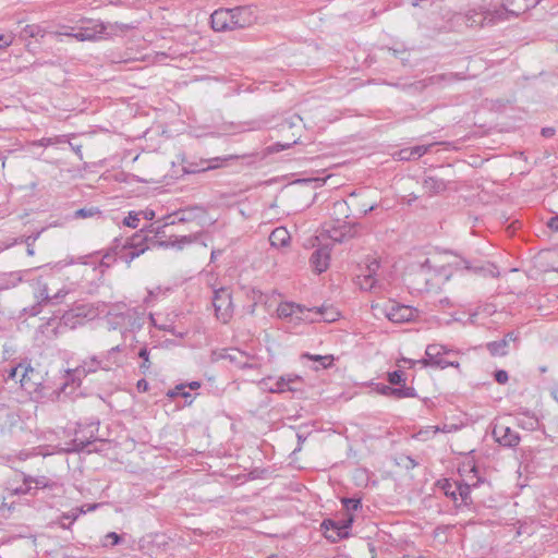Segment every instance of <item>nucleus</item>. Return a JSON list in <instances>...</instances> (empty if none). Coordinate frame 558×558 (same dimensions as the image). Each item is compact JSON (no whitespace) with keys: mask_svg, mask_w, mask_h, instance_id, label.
I'll return each mask as SVG.
<instances>
[{"mask_svg":"<svg viewBox=\"0 0 558 558\" xmlns=\"http://www.w3.org/2000/svg\"><path fill=\"white\" fill-rule=\"evenodd\" d=\"M148 248V238L143 230L124 240L116 239L112 253L104 255L101 265L109 267L111 262L116 259H120L130 265L133 259L145 253Z\"/></svg>","mask_w":558,"mask_h":558,"instance_id":"f257e3e1","label":"nucleus"},{"mask_svg":"<svg viewBox=\"0 0 558 558\" xmlns=\"http://www.w3.org/2000/svg\"><path fill=\"white\" fill-rule=\"evenodd\" d=\"M211 27L216 32L245 28L255 21L253 10L248 7L218 9L210 16Z\"/></svg>","mask_w":558,"mask_h":558,"instance_id":"f03ea898","label":"nucleus"},{"mask_svg":"<svg viewBox=\"0 0 558 558\" xmlns=\"http://www.w3.org/2000/svg\"><path fill=\"white\" fill-rule=\"evenodd\" d=\"M107 323L110 330H120L122 336L126 331H133L141 327V317L134 308L125 305H116L107 314Z\"/></svg>","mask_w":558,"mask_h":558,"instance_id":"7ed1b4c3","label":"nucleus"},{"mask_svg":"<svg viewBox=\"0 0 558 558\" xmlns=\"http://www.w3.org/2000/svg\"><path fill=\"white\" fill-rule=\"evenodd\" d=\"M432 272L435 276H444L445 280H448L451 276L447 272L445 265L438 266L433 259L426 258L413 274L409 275L410 281L416 290H428L433 286L430 283L434 279Z\"/></svg>","mask_w":558,"mask_h":558,"instance_id":"20e7f679","label":"nucleus"},{"mask_svg":"<svg viewBox=\"0 0 558 558\" xmlns=\"http://www.w3.org/2000/svg\"><path fill=\"white\" fill-rule=\"evenodd\" d=\"M453 351L447 349L442 344L433 343L427 345L425 350V357L417 361L424 366H432L444 369L448 366L459 367V362L448 360L446 356L451 354Z\"/></svg>","mask_w":558,"mask_h":558,"instance_id":"39448f33","label":"nucleus"},{"mask_svg":"<svg viewBox=\"0 0 558 558\" xmlns=\"http://www.w3.org/2000/svg\"><path fill=\"white\" fill-rule=\"evenodd\" d=\"M33 289L34 298L37 301V303L29 308V314L33 316L40 313V307L43 304H58L69 293L66 289L62 288L59 289L54 294H50L48 284L40 278L33 283Z\"/></svg>","mask_w":558,"mask_h":558,"instance_id":"423d86ee","label":"nucleus"},{"mask_svg":"<svg viewBox=\"0 0 558 558\" xmlns=\"http://www.w3.org/2000/svg\"><path fill=\"white\" fill-rule=\"evenodd\" d=\"M312 313L319 314L320 310H310L295 303L284 302L280 303L277 308V314L280 318L288 319L290 323H314L315 318L311 317Z\"/></svg>","mask_w":558,"mask_h":558,"instance_id":"0eeeda50","label":"nucleus"},{"mask_svg":"<svg viewBox=\"0 0 558 558\" xmlns=\"http://www.w3.org/2000/svg\"><path fill=\"white\" fill-rule=\"evenodd\" d=\"M270 381H272V378L268 377L263 379L260 381V385L263 386L264 389H267L271 393H282L286 391H302L303 380L298 375H283L276 379L271 385H268Z\"/></svg>","mask_w":558,"mask_h":558,"instance_id":"6e6552de","label":"nucleus"},{"mask_svg":"<svg viewBox=\"0 0 558 558\" xmlns=\"http://www.w3.org/2000/svg\"><path fill=\"white\" fill-rule=\"evenodd\" d=\"M213 306L218 320L226 324L233 315V305L231 293L227 288H220L214 291Z\"/></svg>","mask_w":558,"mask_h":558,"instance_id":"1a4fd4ad","label":"nucleus"},{"mask_svg":"<svg viewBox=\"0 0 558 558\" xmlns=\"http://www.w3.org/2000/svg\"><path fill=\"white\" fill-rule=\"evenodd\" d=\"M385 315L392 323H407L413 320L417 316V310L390 301L385 306Z\"/></svg>","mask_w":558,"mask_h":558,"instance_id":"9d476101","label":"nucleus"},{"mask_svg":"<svg viewBox=\"0 0 558 558\" xmlns=\"http://www.w3.org/2000/svg\"><path fill=\"white\" fill-rule=\"evenodd\" d=\"M448 266L454 267L456 269H465L469 271H473L474 274L484 277L495 278L499 276L497 267L492 263L477 264L471 263L470 260L463 258H456L454 262L449 263Z\"/></svg>","mask_w":558,"mask_h":558,"instance_id":"9b49d317","label":"nucleus"},{"mask_svg":"<svg viewBox=\"0 0 558 558\" xmlns=\"http://www.w3.org/2000/svg\"><path fill=\"white\" fill-rule=\"evenodd\" d=\"M108 27H111V25L98 21H88L86 25L80 27L78 31L73 34V38L78 41L97 40L107 34Z\"/></svg>","mask_w":558,"mask_h":558,"instance_id":"f8f14e48","label":"nucleus"},{"mask_svg":"<svg viewBox=\"0 0 558 558\" xmlns=\"http://www.w3.org/2000/svg\"><path fill=\"white\" fill-rule=\"evenodd\" d=\"M223 357L229 360L230 363L239 369L256 368L259 365L257 357L248 355L238 349L229 350Z\"/></svg>","mask_w":558,"mask_h":558,"instance_id":"ddd939ff","label":"nucleus"},{"mask_svg":"<svg viewBox=\"0 0 558 558\" xmlns=\"http://www.w3.org/2000/svg\"><path fill=\"white\" fill-rule=\"evenodd\" d=\"M512 17L509 8L504 0L501 7L494 10H486L482 13L481 26L495 25L501 22L509 21Z\"/></svg>","mask_w":558,"mask_h":558,"instance_id":"4468645a","label":"nucleus"},{"mask_svg":"<svg viewBox=\"0 0 558 558\" xmlns=\"http://www.w3.org/2000/svg\"><path fill=\"white\" fill-rule=\"evenodd\" d=\"M20 376L21 386L24 389H31L37 385L35 381V371L31 366L17 365L10 369L9 378L16 379Z\"/></svg>","mask_w":558,"mask_h":558,"instance_id":"2eb2a0df","label":"nucleus"},{"mask_svg":"<svg viewBox=\"0 0 558 558\" xmlns=\"http://www.w3.org/2000/svg\"><path fill=\"white\" fill-rule=\"evenodd\" d=\"M493 434L496 440L505 447H514L520 441V437L517 432L501 424L494 427Z\"/></svg>","mask_w":558,"mask_h":558,"instance_id":"dca6fc26","label":"nucleus"},{"mask_svg":"<svg viewBox=\"0 0 558 558\" xmlns=\"http://www.w3.org/2000/svg\"><path fill=\"white\" fill-rule=\"evenodd\" d=\"M122 347L116 345L101 357V369L111 371L123 365Z\"/></svg>","mask_w":558,"mask_h":558,"instance_id":"f3484780","label":"nucleus"},{"mask_svg":"<svg viewBox=\"0 0 558 558\" xmlns=\"http://www.w3.org/2000/svg\"><path fill=\"white\" fill-rule=\"evenodd\" d=\"M330 252L327 246H322L313 252L311 264L318 274L325 271L329 266Z\"/></svg>","mask_w":558,"mask_h":558,"instance_id":"a211bd4d","label":"nucleus"},{"mask_svg":"<svg viewBox=\"0 0 558 558\" xmlns=\"http://www.w3.org/2000/svg\"><path fill=\"white\" fill-rule=\"evenodd\" d=\"M157 347L148 348L146 344L142 345L137 352V356L142 360L138 365L141 374L147 375L150 373L154 357L153 352L157 351Z\"/></svg>","mask_w":558,"mask_h":558,"instance_id":"6ab92c4d","label":"nucleus"},{"mask_svg":"<svg viewBox=\"0 0 558 558\" xmlns=\"http://www.w3.org/2000/svg\"><path fill=\"white\" fill-rule=\"evenodd\" d=\"M512 17H518L521 13L531 8H535L542 0H505Z\"/></svg>","mask_w":558,"mask_h":558,"instance_id":"aec40b11","label":"nucleus"},{"mask_svg":"<svg viewBox=\"0 0 558 558\" xmlns=\"http://www.w3.org/2000/svg\"><path fill=\"white\" fill-rule=\"evenodd\" d=\"M290 233L284 227L276 228L269 235L270 245L274 247H284L290 242Z\"/></svg>","mask_w":558,"mask_h":558,"instance_id":"412c9836","label":"nucleus"},{"mask_svg":"<svg viewBox=\"0 0 558 558\" xmlns=\"http://www.w3.org/2000/svg\"><path fill=\"white\" fill-rule=\"evenodd\" d=\"M23 280L22 271L0 274V291L15 288Z\"/></svg>","mask_w":558,"mask_h":558,"instance_id":"4be33fe9","label":"nucleus"},{"mask_svg":"<svg viewBox=\"0 0 558 558\" xmlns=\"http://www.w3.org/2000/svg\"><path fill=\"white\" fill-rule=\"evenodd\" d=\"M423 189L429 195H435L444 192L447 189V184L444 180L436 177H426L423 181Z\"/></svg>","mask_w":558,"mask_h":558,"instance_id":"5701e85b","label":"nucleus"},{"mask_svg":"<svg viewBox=\"0 0 558 558\" xmlns=\"http://www.w3.org/2000/svg\"><path fill=\"white\" fill-rule=\"evenodd\" d=\"M327 233L335 242H343L345 239L353 236L352 229L344 223L328 229Z\"/></svg>","mask_w":558,"mask_h":558,"instance_id":"b1692460","label":"nucleus"},{"mask_svg":"<svg viewBox=\"0 0 558 558\" xmlns=\"http://www.w3.org/2000/svg\"><path fill=\"white\" fill-rule=\"evenodd\" d=\"M101 369V359L98 356H93L87 361H84L77 368L76 372L80 374L87 375L89 373H94L97 369Z\"/></svg>","mask_w":558,"mask_h":558,"instance_id":"393cba45","label":"nucleus"},{"mask_svg":"<svg viewBox=\"0 0 558 558\" xmlns=\"http://www.w3.org/2000/svg\"><path fill=\"white\" fill-rule=\"evenodd\" d=\"M196 240V235H181L174 236L173 240L169 242H159L160 246L163 247H177L179 250L183 248L184 245L191 244Z\"/></svg>","mask_w":558,"mask_h":558,"instance_id":"a878e982","label":"nucleus"},{"mask_svg":"<svg viewBox=\"0 0 558 558\" xmlns=\"http://www.w3.org/2000/svg\"><path fill=\"white\" fill-rule=\"evenodd\" d=\"M312 310H320L322 311V313H319V314H316V313L311 314V317H314L315 322L319 320V319H323L324 322H335L339 316V313L332 307L322 306V307H313Z\"/></svg>","mask_w":558,"mask_h":558,"instance_id":"bb28decb","label":"nucleus"},{"mask_svg":"<svg viewBox=\"0 0 558 558\" xmlns=\"http://www.w3.org/2000/svg\"><path fill=\"white\" fill-rule=\"evenodd\" d=\"M486 348L493 356H505L509 352L507 341L502 339L488 342Z\"/></svg>","mask_w":558,"mask_h":558,"instance_id":"cd10ccee","label":"nucleus"},{"mask_svg":"<svg viewBox=\"0 0 558 558\" xmlns=\"http://www.w3.org/2000/svg\"><path fill=\"white\" fill-rule=\"evenodd\" d=\"M353 522V517L348 514L345 519H341L338 521H329V523L338 530V536L345 537L348 536V530L350 529Z\"/></svg>","mask_w":558,"mask_h":558,"instance_id":"c85d7f7f","label":"nucleus"},{"mask_svg":"<svg viewBox=\"0 0 558 558\" xmlns=\"http://www.w3.org/2000/svg\"><path fill=\"white\" fill-rule=\"evenodd\" d=\"M416 397V391L413 387H407L405 384L400 385L397 388L391 390V398L393 399H404V398H414Z\"/></svg>","mask_w":558,"mask_h":558,"instance_id":"c756f323","label":"nucleus"},{"mask_svg":"<svg viewBox=\"0 0 558 558\" xmlns=\"http://www.w3.org/2000/svg\"><path fill=\"white\" fill-rule=\"evenodd\" d=\"M46 31L37 24H28L22 29V36L29 38H43Z\"/></svg>","mask_w":558,"mask_h":558,"instance_id":"7c9ffc66","label":"nucleus"},{"mask_svg":"<svg viewBox=\"0 0 558 558\" xmlns=\"http://www.w3.org/2000/svg\"><path fill=\"white\" fill-rule=\"evenodd\" d=\"M304 359L312 360L314 362H318L322 368H328L332 365L333 356L332 355H314L310 353L303 354Z\"/></svg>","mask_w":558,"mask_h":558,"instance_id":"2f4dec72","label":"nucleus"},{"mask_svg":"<svg viewBox=\"0 0 558 558\" xmlns=\"http://www.w3.org/2000/svg\"><path fill=\"white\" fill-rule=\"evenodd\" d=\"M359 284L363 290H373L376 284V279L373 275L359 276Z\"/></svg>","mask_w":558,"mask_h":558,"instance_id":"473e14b6","label":"nucleus"},{"mask_svg":"<svg viewBox=\"0 0 558 558\" xmlns=\"http://www.w3.org/2000/svg\"><path fill=\"white\" fill-rule=\"evenodd\" d=\"M388 381L390 385L400 386L405 384L404 373L402 371H393L388 373Z\"/></svg>","mask_w":558,"mask_h":558,"instance_id":"72a5a7b5","label":"nucleus"},{"mask_svg":"<svg viewBox=\"0 0 558 558\" xmlns=\"http://www.w3.org/2000/svg\"><path fill=\"white\" fill-rule=\"evenodd\" d=\"M96 215H100V210L96 207H89V208H81V209H77L75 213H74V217L75 218H90V217H94Z\"/></svg>","mask_w":558,"mask_h":558,"instance_id":"f704fd0d","label":"nucleus"},{"mask_svg":"<svg viewBox=\"0 0 558 558\" xmlns=\"http://www.w3.org/2000/svg\"><path fill=\"white\" fill-rule=\"evenodd\" d=\"M464 19L468 26H481L482 14H478L476 11H469Z\"/></svg>","mask_w":558,"mask_h":558,"instance_id":"c9c22d12","label":"nucleus"},{"mask_svg":"<svg viewBox=\"0 0 558 558\" xmlns=\"http://www.w3.org/2000/svg\"><path fill=\"white\" fill-rule=\"evenodd\" d=\"M140 221V213L138 211H130L128 217L124 218L123 222L125 226L131 228H137Z\"/></svg>","mask_w":558,"mask_h":558,"instance_id":"e433bc0d","label":"nucleus"},{"mask_svg":"<svg viewBox=\"0 0 558 558\" xmlns=\"http://www.w3.org/2000/svg\"><path fill=\"white\" fill-rule=\"evenodd\" d=\"M62 142H64V141L61 137H44L39 141L33 142L31 145L47 147V146L56 145V144L62 143Z\"/></svg>","mask_w":558,"mask_h":558,"instance_id":"4c0bfd02","label":"nucleus"},{"mask_svg":"<svg viewBox=\"0 0 558 558\" xmlns=\"http://www.w3.org/2000/svg\"><path fill=\"white\" fill-rule=\"evenodd\" d=\"M80 315L81 313L76 314L74 310H71L62 316V322L65 326L74 327L76 323L75 319L78 318Z\"/></svg>","mask_w":558,"mask_h":558,"instance_id":"58836bf2","label":"nucleus"},{"mask_svg":"<svg viewBox=\"0 0 558 558\" xmlns=\"http://www.w3.org/2000/svg\"><path fill=\"white\" fill-rule=\"evenodd\" d=\"M342 504L348 512L357 510L361 507V499L357 498H343Z\"/></svg>","mask_w":558,"mask_h":558,"instance_id":"ea45409f","label":"nucleus"},{"mask_svg":"<svg viewBox=\"0 0 558 558\" xmlns=\"http://www.w3.org/2000/svg\"><path fill=\"white\" fill-rule=\"evenodd\" d=\"M433 145L434 144H430V145H417V146H414V147H410L413 159H417V158L422 157L423 155H425Z\"/></svg>","mask_w":558,"mask_h":558,"instance_id":"a19ab883","label":"nucleus"},{"mask_svg":"<svg viewBox=\"0 0 558 558\" xmlns=\"http://www.w3.org/2000/svg\"><path fill=\"white\" fill-rule=\"evenodd\" d=\"M457 493L461 497V500L466 504L469 496H470V485L469 484L458 485Z\"/></svg>","mask_w":558,"mask_h":558,"instance_id":"79ce46f5","label":"nucleus"},{"mask_svg":"<svg viewBox=\"0 0 558 558\" xmlns=\"http://www.w3.org/2000/svg\"><path fill=\"white\" fill-rule=\"evenodd\" d=\"M349 206L345 201H338L333 204L335 214H342L348 217Z\"/></svg>","mask_w":558,"mask_h":558,"instance_id":"37998d69","label":"nucleus"},{"mask_svg":"<svg viewBox=\"0 0 558 558\" xmlns=\"http://www.w3.org/2000/svg\"><path fill=\"white\" fill-rule=\"evenodd\" d=\"M83 512H84V511L81 509V510H78V511H72V512H69V513H64V514L62 515V518H61V520H62V522H61V526H62L63 529H66L68 526L65 525V523L63 522V520H70V523H72V522H74V521L78 518V515H80L81 513H83Z\"/></svg>","mask_w":558,"mask_h":558,"instance_id":"c03bdc74","label":"nucleus"},{"mask_svg":"<svg viewBox=\"0 0 558 558\" xmlns=\"http://www.w3.org/2000/svg\"><path fill=\"white\" fill-rule=\"evenodd\" d=\"M203 166L199 169H191L190 172H199V171H207L209 169H215L218 167L217 159H210L203 161Z\"/></svg>","mask_w":558,"mask_h":558,"instance_id":"a18cd8bd","label":"nucleus"},{"mask_svg":"<svg viewBox=\"0 0 558 558\" xmlns=\"http://www.w3.org/2000/svg\"><path fill=\"white\" fill-rule=\"evenodd\" d=\"M186 386L185 385H178L172 391H170V397H177L182 396L184 398L191 397V393L185 391Z\"/></svg>","mask_w":558,"mask_h":558,"instance_id":"49530a36","label":"nucleus"},{"mask_svg":"<svg viewBox=\"0 0 558 558\" xmlns=\"http://www.w3.org/2000/svg\"><path fill=\"white\" fill-rule=\"evenodd\" d=\"M395 157L398 160H412L413 159L411 148H403V149L398 150L395 154Z\"/></svg>","mask_w":558,"mask_h":558,"instance_id":"de8ad7c7","label":"nucleus"},{"mask_svg":"<svg viewBox=\"0 0 558 558\" xmlns=\"http://www.w3.org/2000/svg\"><path fill=\"white\" fill-rule=\"evenodd\" d=\"M121 541V537L116 532H109L105 536V543L104 545H108V542H110L111 545H118Z\"/></svg>","mask_w":558,"mask_h":558,"instance_id":"09e8293b","label":"nucleus"},{"mask_svg":"<svg viewBox=\"0 0 558 558\" xmlns=\"http://www.w3.org/2000/svg\"><path fill=\"white\" fill-rule=\"evenodd\" d=\"M378 268L379 263L376 259H374L366 266V270L362 275H373V277H375Z\"/></svg>","mask_w":558,"mask_h":558,"instance_id":"8fccbe9b","label":"nucleus"},{"mask_svg":"<svg viewBox=\"0 0 558 558\" xmlns=\"http://www.w3.org/2000/svg\"><path fill=\"white\" fill-rule=\"evenodd\" d=\"M89 444H90V441H88V440L85 441L77 436L73 440V445L75 447L74 449L77 451L86 449Z\"/></svg>","mask_w":558,"mask_h":558,"instance_id":"3c124183","label":"nucleus"},{"mask_svg":"<svg viewBox=\"0 0 558 558\" xmlns=\"http://www.w3.org/2000/svg\"><path fill=\"white\" fill-rule=\"evenodd\" d=\"M495 379H496V381H497L498 384L504 385V384H506V383L508 381V379H509L508 373H507L506 371H502V369L497 371V372L495 373Z\"/></svg>","mask_w":558,"mask_h":558,"instance_id":"603ef678","label":"nucleus"},{"mask_svg":"<svg viewBox=\"0 0 558 558\" xmlns=\"http://www.w3.org/2000/svg\"><path fill=\"white\" fill-rule=\"evenodd\" d=\"M442 488L445 489V494H446L447 496L451 497L453 500H457V499H458V498H457V495H458V493H457V488H456V489H451V488H452V485H451L448 481H446V483H445V485H444V487H442Z\"/></svg>","mask_w":558,"mask_h":558,"instance_id":"864d4df0","label":"nucleus"},{"mask_svg":"<svg viewBox=\"0 0 558 558\" xmlns=\"http://www.w3.org/2000/svg\"><path fill=\"white\" fill-rule=\"evenodd\" d=\"M458 429L457 425H453V424H445L442 425L441 427L439 426H436L435 427V430L434 433H438V432H442V433H452V432H456Z\"/></svg>","mask_w":558,"mask_h":558,"instance_id":"5fc2aeb1","label":"nucleus"},{"mask_svg":"<svg viewBox=\"0 0 558 558\" xmlns=\"http://www.w3.org/2000/svg\"><path fill=\"white\" fill-rule=\"evenodd\" d=\"M73 34H75V32H73V28L72 27H68V26L64 27L63 32H54L53 33V35L57 36V37H59V36L73 37Z\"/></svg>","mask_w":558,"mask_h":558,"instance_id":"6e6d98bb","label":"nucleus"},{"mask_svg":"<svg viewBox=\"0 0 558 558\" xmlns=\"http://www.w3.org/2000/svg\"><path fill=\"white\" fill-rule=\"evenodd\" d=\"M547 226L550 230L558 231V216L551 217L548 220Z\"/></svg>","mask_w":558,"mask_h":558,"instance_id":"4d7b16f0","label":"nucleus"},{"mask_svg":"<svg viewBox=\"0 0 558 558\" xmlns=\"http://www.w3.org/2000/svg\"><path fill=\"white\" fill-rule=\"evenodd\" d=\"M35 484L36 487H46L47 486V478L46 477H37L31 481Z\"/></svg>","mask_w":558,"mask_h":558,"instance_id":"13d9d810","label":"nucleus"},{"mask_svg":"<svg viewBox=\"0 0 558 558\" xmlns=\"http://www.w3.org/2000/svg\"><path fill=\"white\" fill-rule=\"evenodd\" d=\"M11 45L10 36L0 35V48H4Z\"/></svg>","mask_w":558,"mask_h":558,"instance_id":"bf43d9fd","label":"nucleus"},{"mask_svg":"<svg viewBox=\"0 0 558 558\" xmlns=\"http://www.w3.org/2000/svg\"><path fill=\"white\" fill-rule=\"evenodd\" d=\"M138 213H140V216L143 215V217L147 220H151L155 217V211L151 209H146V210L138 211Z\"/></svg>","mask_w":558,"mask_h":558,"instance_id":"052dcab7","label":"nucleus"},{"mask_svg":"<svg viewBox=\"0 0 558 558\" xmlns=\"http://www.w3.org/2000/svg\"><path fill=\"white\" fill-rule=\"evenodd\" d=\"M502 340H506L507 341V345L509 347L510 342H514L517 340V336L514 335V332H508L502 338Z\"/></svg>","mask_w":558,"mask_h":558,"instance_id":"680f3d73","label":"nucleus"},{"mask_svg":"<svg viewBox=\"0 0 558 558\" xmlns=\"http://www.w3.org/2000/svg\"><path fill=\"white\" fill-rule=\"evenodd\" d=\"M89 258V256H82V257H78L77 260H74L73 258H71L68 264H74V263H81V264H87V259Z\"/></svg>","mask_w":558,"mask_h":558,"instance_id":"e2e57ef3","label":"nucleus"},{"mask_svg":"<svg viewBox=\"0 0 558 558\" xmlns=\"http://www.w3.org/2000/svg\"><path fill=\"white\" fill-rule=\"evenodd\" d=\"M554 133H555V130H554V129H551V128H544V129L542 130V134H543L544 136H546V137L553 136V135H554Z\"/></svg>","mask_w":558,"mask_h":558,"instance_id":"0e129e2a","label":"nucleus"},{"mask_svg":"<svg viewBox=\"0 0 558 558\" xmlns=\"http://www.w3.org/2000/svg\"><path fill=\"white\" fill-rule=\"evenodd\" d=\"M137 388L146 391L148 388V383L145 379H141L137 381Z\"/></svg>","mask_w":558,"mask_h":558,"instance_id":"69168bd1","label":"nucleus"},{"mask_svg":"<svg viewBox=\"0 0 558 558\" xmlns=\"http://www.w3.org/2000/svg\"><path fill=\"white\" fill-rule=\"evenodd\" d=\"M391 390H393L390 386H384L381 389V393L391 398Z\"/></svg>","mask_w":558,"mask_h":558,"instance_id":"338daca9","label":"nucleus"},{"mask_svg":"<svg viewBox=\"0 0 558 558\" xmlns=\"http://www.w3.org/2000/svg\"><path fill=\"white\" fill-rule=\"evenodd\" d=\"M31 456H32V453H31V452H28V451H21V452H20V454H19V459H20V460H26V459H28Z\"/></svg>","mask_w":558,"mask_h":558,"instance_id":"774afa93","label":"nucleus"}]
</instances>
